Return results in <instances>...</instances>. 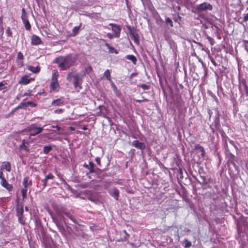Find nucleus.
Instances as JSON below:
<instances>
[{"label": "nucleus", "instance_id": "1", "mask_svg": "<svg viewBox=\"0 0 248 248\" xmlns=\"http://www.w3.org/2000/svg\"><path fill=\"white\" fill-rule=\"evenodd\" d=\"M78 58L75 55H68L60 56L55 59V62L58 63L59 67L62 70H66L77 62Z\"/></svg>", "mask_w": 248, "mask_h": 248}, {"label": "nucleus", "instance_id": "2", "mask_svg": "<svg viewBox=\"0 0 248 248\" xmlns=\"http://www.w3.org/2000/svg\"><path fill=\"white\" fill-rule=\"evenodd\" d=\"M67 79L69 81L73 80V84L76 89L78 87L81 89L80 85L82 80L78 74H73L72 73H69L67 76Z\"/></svg>", "mask_w": 248, "mask_h": 248}, {"label": "nucleus", "instance_id": "3", "mask_svg": "<svg viewBox=\"0 0 248 248\" xmlns=\"http://www.w3.org/2000/svg\"><path fill=\"white\" fill-rule=\"evenodd\" d=\"M26 130L30 133V136H34L41 133L43 130V128L38 126L36 124H33L28 126Z\"/></svg>", "mask_w": 248, "mask_h": 248}, {"label": "nucleus", "instance_id": "4", "mask_svg": "<svg viewBox=\"0 0 248 248\" xmlns=\"http://www.w3.org/2000/svg\"><path fill=\"white\" fill-rule=\"evenodd\" d=\"M212 9V5L205 2L198 5L196 8V10L198 13H201L207 10L211 11Z\"/></svg>", "mask_w": 248, "mask_h": 248}, {"label": "nucleus", "instance_id": "5", "mask_svg": "<svg viewBox=\"0 0 248 248\" xmlns=\"http://www.w3.org/2000/svg\"><path fill=\"white\" fill-rule=\"evenodd\" d=\"M109 25L112 27V30L114 33V36L116 37H119L121 30L120 27L118 25L111 23L109 24Z\"/></svg>", "mask_w": 248, "mask_h": 248}, {"label": "nucleus", "instance_id": "6", "mask_svg": "<svg viewBox=\"0 0 248 248\" xmlns=\"http://www.w3.org/2000/svg\"><path fill=\"white\" fill-rule=\"evenodd\" d=\"M109 193L110 195L114 197L116 200L118 199L119 192V190L115 187H112L109 190Z\"/></svg>", "mask_w": 248, "mask_h": 248}, {"label": "nucleus", "instance_id": "7", "mask_svg": "<svg viewBox=\"0 0 248 248\" xmlns=\"http://www.w3.org/2000/svg\"><path fill=\"white\" fill-rule=\"evenodd\" d=\"M31 43L32 45H38L41 43V40L40 37L36 35H33L31 38Z\"/></svg>", "mask_w": 248, "mask_h": 248}, {"label": "nucleus", "instance_id": "8", "mask_svg": "<svg viewBox=\"0 0 248 248\" xmlns=\"http://www.w3.org/2000/svg\"><path fill=\"white\" fill-rule=\"evenodd\" d=\"M0 184L2 186L7 189L9 191H11L12 189V186L8 184L5 178H2L0 181Z\"/></svg>", "mask_w": 248, "mask_h": 248}, {"label": "nucleus", "instance_id": "9", "mask_svg": "<svg viewBox=\"0 0 248 248\" xmlns=\"http://www.w3.org/2000/svg\"><path fill=\"white\" fill-rule=\"evenodd\" d=\"M132 144L135 147L141 150L144 149L145 147L144 143L142 142H140L138 140L133 141L132 143Z\"/></svg>", "mask_w": 248, "mask_h": 248}, {"label": "nucleus", "instance_id": "10", "mask_svg": "<svg viewBox=\"0 0 248 248\" xmlns=\"http://www.w3.org/2000/svg\"><path fill=\"white\" fill-rule=\"evenodd\" d=\"M59 87V84L57 79L55 77L52 78L51 82V88L52 90H56Z\"/></svg>", "mask_w": 248, "mask_h": 248}, {"label": "nucleus", "instance_id": "11", "mask_svg": "<svg viewBox=\"0 0 248 248\" xmlns=\"http://www.w3.org/2000/svg\"><path fill=\"white\" fill-rule=\"evenodd\" d=\"M194 147L196 150H198L200 153H201V155L203 157L205 155V151L204 148L199 144H196Z\"/></svg>", "mask_w": 248, "mask_h": 248}, {"label": "nucleus", "instance_id": "12", "mask_svg": "<svg viewBox=\"0 0 248 248\" xmlns=\"http://www.w3.org/2000/svg\"><path fill=\"white\" fill-rule=\"evenodd\" d=\"M63 104V101L62 99L61 98H59L56 100H54L52 103L51 105L55 106H59L62 105Z\"/></svg>", "mask_w": 248, "mask_h": 248}, {"label": "nucleus", "instance_id": "13", "mask_svg": "<svg viewBox=\"0 0 248 248\" xmlns=\"http://www.w3.org/2000/svg\"><path fill=\"white\" fill-rule=\"evenodd\" d=\"M28 69L34 73H38L40 70V68L39 66L34 67L31 65L28 66Z\"/></svg>", "mask_w": 248, "mask_h": 248}, {"label": "nucleus", "instance_id": "14", "mask_svg": "<svg viewBox=\"0 0 248 248\" xmlns=\"http://www.w3.org/2000/svg\"><path fill=\"white\" fill-rule=\"evenodd\" d=\"M105 46L107 47V48L108 49V52L110 53H115L118 54V52L117 50H116L113 47L111 46L108 44L106 43Z\"/></svg>", "mask_w": 248, "mask_h": 248}, {"label": "nucleus", "instance_id": "15", "mask_svg": "<svg viewBox=\"0 0 248 248\" xmlns=\"http://www.w3.org/2000/svg\"><path fill=\"white\" fill-rule=\"evenodd\" d=\"M23 183L24 188H27L29 186L31 185V180H30L28 177H25L24 178Z\"/></svg>", "mask_w": 248, "mask_h": 248}, {"label": "nucleus", "instance_id": "16", "mask_svg": "<svg viewBox=\"0 0 248 248\" xmlns=\"http://www.w3.org/2000/svg\"><path fill=\"white\" fill-rule=\"evenodd\" d=\"M125 58L131 61L133 64H135L137 62V58L133 55H128L125 56Z\"/></svg>", "mask_w": 248, "mask_h": 248}, {"label": "nucleus", "instance_id": "17", "mask_svg": "<svg viewBox=\"0 0 248 248\" xmlns=\"http://www.w3.org/2000/svg\"><path fill=\"white\" fill-rule=\"evenodd\" d=\"M104 77L110 82L112 81L111 79L110 71L108 69L106 70L104 73Z\"/></svg>", "mask_w": 248, "mask_h": 248}, {"label": "nucleus", "instance_id": "18", "mask_svg": "<svg viewBox=\"0 0 248 248\" xmlns=\"http://www.w3.org/2000/svg\"><path fill=\"white\" fill-rule=\"evenodd\" d=\"M21 19L22 21L28 20V15L26 12V11L24 8H22V16Z\"/></svg>", "mask_w": 248, "mask_h": 248}, {"label": "nucleus", "instance_id": "19", "mask_svg": "<svg viewBox=\"0 0 248 248\" xmlns=\"http://www.w3.org/2000/svg\"><path fill=\"white\" fill-rule=\"evenodd\" d=\"M26 144H28V143L26 142L25 140H23L22 144L19 146V148L21 150L28 151V147L26 145Z\"/></svg>", "mask_w": 248, "mask_h": 248}, {"label": "nucleus", "instance_id": "20", "mask_svg": "<svg viewBox=\"0 0 248 248\" xmlns=\"http://www.w3.org/2000/svg\"><path fill=\"white\" fill-rule=\"evenodd\" d=\"M4 165L2 166V168L5 169L7 171L10 172L11 171V164L9 162H5L3 163Z\"/></svg>", "mask_w": 248, "mask_h": 248}, {"label": "nucleus", "instance_id": "21", "mask_svg": "<svg viewBox=\"0 0 248 248\" xmlns=\"http://www.w3.org/2000/svg\"><path fill=\"white\" fill-rule=\"evenodd\" d=\"M30 79H29L28 77H24L22 78L20 81L19 82L20 83L26 85L28 84L30 82Z\"/></svg>", "mask_w": 248, "mask_h": 248}, {"label": "nucleus", "instance_id": "22", "mask_svg": "<svg viewBox=\"0 0 248 248\" xmlns=\"http://www.w3.org/2000/svg\"><path fill=\"white\" fill-rule=\"evenodd\" d=\"M89 165H90L89 167L88 166V165H86L85 166L89 170L90 172L92 173V172H94L93 163L90 162L89 163Z\"/></svg>", "mask_w": 248, "mask_h": 248}, {"label": "nucleus", "instance_id": "23", "mask_svg": "<svg viewBox=\"0 0 248 248\" xmlns=\"http://www.w3.org/2000/svg\"><path fill=\"white\" fill-rule=\"evenodd\" d=\"M130 34L131 37L132 38L133 40H134L135 43H136V44H138L139 40L137 37V35L133 32L131 33V32H130Z\"/></svg>", "mask_w": 248, "mask_h": 248}, {"label": "nucleus", "instance_id": "24", "mask_svg": "<svg viewBox=\"0 0 248 248\" xmlns=\"http://www.w3.org/2000/svg\"><path fill=\"white\" fill-rule=\"evenodd\" d=\"M51 150L52 148L50 146H45L44 147L43 152L45 154L47 155Z\"/></svg>", "mask_w": 248, "mask_h": 248}, {"label": "nucleus", "instance_id": "25", "mask_svg": "<svg viewBox=\"0 0 248 248\" xmlns=\"http://www.w3.org/2000/svg\"><path fill=\"white\" fill-rule=\"evenodd\" d=\"M183 243L185 244V248H189L191 246V242L186 239H184Z\"/></svg>", "mask_w": 248, "mask_h": 248}, {"label": "nucleus", "instance_id": "26", "mask_svg": "<svg viewBox=\"0 0 248 248\" xmlns=\"http://www.w3.org/2000/svg\"><path fill=\"white\" fill-rule=\"evenodd\" d=\"M24 24V26H25V29L27 30H30L31 28V25L30 24V22L29 21V20H26V21H23Z\"/></svg>", "mask_w": 248, "mask_h": 248}, {"label": "nucleus", "instance_id": "27", "mask_svg": "<svg viewBox=\"0 0 248 248\" xmlns=\"http://www.w3.org/2000/svg\"><path fill=\"white\" fill-rule=\"evenodd\" d=\"M111 87L113 89V90L114 91V93L117 95L118 93V90L115 86V85L114 84L113 81L110 82Z\"/></svg>", "mask_w": 248, "mask_h": 248}, {"label": "nucleus", "instance_id": "28", "mask_svg": "<svg viewBox=\"0 0 248 248\" xmlns=\"http://www.w3.org/2000/svg\"><path fill=\"white\" fill-rule=\"evenodd\" d=\"M27 106V103H21L18 106L15 108V110H17L19 108H24V107Z\"/></svg>", "mask_w": 248, "mask_h": 248}, {"label": "nucleus", "instance_id": "29", "mask_svg": "<svg viewBox=\"0 0 248 248\" xmlns=\"http://www.w3.org/2000/svg\"><path fill=\"white\" fill-rule=\"evenodd\" d=\"M27 192V188H24L21 190V194L22 196L23 199L25 198L26 197Z\"/></svg>", "mask_w": 248, "mask_h": 248}, {"label": "nucleus", "instance_id": "30", "mask_svg": "<svg viewBox=\"0 0 248 248\" xmlns=\"http://www.w3.org/2000/svg\"><path fill=\"white\" fill-rule=\"evenodd\" d=\"M242 83L245 89L246 94L247 96H248V86L247 85L246 81L243 82Z\"/></svg>", "mask_w": 248, "mask_h": 248}, {"label": "nucleus", "instance_id": "31", "mask_svg": "<svg viewBox=\"0 0 248 248\" xmlns=\"http://www.w3.org/2000/svg\"><path fill=\"white\" fill-rule=\"evenodd\" d=\"M244 17L243 18L242 20L240 22L241 23L243 22H246L248 21V13L246 14H244Z\"/></svg>", "mask_w": 248, "mask_h": 248}, {"label": "nucleus", "instance_id": "32", "mask_svg": "<svg viewBox=\"0 0 248 248\" xmlns=\"http://www.w3.org/2000/svg\"><path fill=\"white\" fill-rule=\"evenodd\" d=\"M79 27L76 26L73 29V32L74 35H76L78 32Z\"/></svg>", "mask_w": 248, "mask_h": 248}, {"label": "nucleus", "instance_id": "33", "mask_svg": "<svg viewBox=\"0 0 248 248\" xmlns=\"http://www.w3.org/2000/svg\"><path fill=\"white\" fill-rule=\"evenodd\" d=\"M166 23L168 24H170L171 27L173 26L172 22L171 20L170 19V18L169 17H167L166 19Z\"/></svg>", "mask_w": 248, "mask_h": 248}, {"label": "nucleus", "instance_id": "34", "mask_svg": "<svg viewBox=\"0 0 248 248\" xmlns=\"http://www.w3.org/2000/svg\"><path fill=\"white\" fill-rule=\"evenodd\" d=\"M59 76V73L58 71L56 70H54L52 72V77L54 78L55 77L56 79H57V78Z\"/></svg>", "mask_w": 248, "mask_h": 248}, {"label": "nucleus", "instance_id": "35", "mask_svg": "<svg viewBox=\"0 0 248 248\" xmlns=\"http://www.w3.org/2000/svg\"><path fill=\"white\" fill-rule=\"evenodd\" d=\"M140 87L144 90H148L149 88V86L146 84H141Z\"/></svg>", "mask_w": 248, "mask_h": 248}, {"label": "nucleus", "instance_id": "36", "mask_svg": "<svg viewBox=\"0 0 248 248\" xmlns=\"http://www.w3.org/2000/svg\"><path fill=\"white\" fill-rule=\"evenodd\" d=\"M6 33L7 34L8 36H12V31H11L10 28L9 27H8L7 29V30L6 31Z\"/></svg>", "mask_w": 248, "mask_h": 248}, {"label": "nucleus", "instance_id": "37", "mask_svg": "<svg viewBox=\"0 0 248 248\" xmlns=\"http://www.w3.org/2000/svg\"><path fill=\"white\" fill-rule=\"evenodd\" d=\"M63 112V109L62 108H59L57 109H56L54 111V112L56 114H61Z\"/></svg>", "mask_w": 248, "mask_h": 248}, {"label": "nucleus", "instance_id": "38", "mask_svg": "<svg viewBox=\"0 0 248 248\" xmlns=\"http://www.w3.org/2000/svg\"><path fill=\"white\" fill-rule=\"evenodd\" d=\"M65 215L66 216L69 218H70L71 220H72L73 221H74V217H73L72 215H71L70 213H65Z\"/></svg>", "mask_w": 248, "mask_h": 248}, {"label": "nucleus", "instance_id": "39", "mask_svg": "<svg viewBox=\"0 0 248 248\" xmlns=\"http://www.w3.org/2000/svg\"><path fill=\"white\" fill-rule=\"evenodd\" d=\"M23 58V55L21 52H19L17 54V59L18 60H22Z\"/></svg>", "mask_w": 248, "mask_h": 248}, {"label": "nucleus", "instance_id": "40", "mask_svg": "<svg viewBox=\"0 0 248 248\" xmlns=\"http://www.w3.org/2000/svg\"><path fill=\"white\" fill-rule=\"evenodd\" d=\"M54 177V176L51 173H49L48 175H47L46 176V178L48 180V179H53Z\"/></svg>", "mask_w": 248, "mask_h": 248}, {"label": "nucleus", "instance_id": "41", "mask_svg": "<svg viewBox=\"0 0 248 248\" xmlns=\"http://www.w3.org/2000/svg\"><path fill=\"white\" fill-rule=\"evenodd\" d=\"M47 180H48V179H47L46 177L45 179H44L42 180V181L43 183L44 187L46 186Z\"/></svg>", "mask_w": 248, "mask_h": 248}, {"label": "nucleus", "instance_id": "42", "mask_svg": "<svg viewBox=\"0 0 248 248\" xmlns=\"http://www.w3.org/2000/svg\"><path fill=\"white\" fill-rule=\"evenodd\" d=\"M23 213V209H21V211L17 213V216H18V215H19L20 217H22Z\"/></svg>", "mask_w": 248, "mask_h": 248}, {"label": "nucleus", "instance_id": "43", "mask_svg": "<svg viewBox=\"0 0 248 248\" xmlns=\"http://www.w3.org/2000/svg\"><path fill=\"white\" fill-rule=\"evenodd\" d=\"M18 220H19V221L22 224H24V222L22 220V217H20L19 215H18Z\"/></svg>", "mask_w": 248, "mask_h": 248}, {"label": "nucleus", "instance_id": "44", "mask_svg": "<svg viewBox=\"0 0 248 248\" xmlns=\"http://www.w3.org/2000/svg\"><path fill=\"white\" fill-rule=\"evenodd\" d=\"M27 103V105L28 106V105H31L32 107H35L36 106V105L31 102H30V101H28Z\"/></svg>", "mask_w": 248, "mask_h": 248}, {"label": "nucleus", "instance_id": "45", "mask_svg": "<svg viewBox=\"0 0 248 248\" xmlns=\"http://www.w3.org/2000/svg\"><path fill=\"white\" fill-rule=\"evenodd\" d=\"M107 36L108 38H109L111 39V38H112L114 36H113L112 34H111V33H108L107 34Z\"/></svg>", "mask_w": 248, "mask_h": 248}, {"label": "nucleus", "instance_id": "46", "mask_svg": "<svg viewBox=\"0 0 248 248\" xmlns=\"http://www.w3.org/2000/svg\"><path fill=\"white\" fill-rule=\"evenodd\" d=\"M95 161H96V162H97V163L99 165H100V158H99L98 157H96V158H95Z\"/></svg>", "mask_w": 248, "mask_h": 248}, {"label": "nucleus", "instance_id": "47", "mask_svg": "<svg viewBox=\"0 0 248 248\" xmlns=\"http://www.w3.org/2000/svg\"><path fill=\"white\" fill-rule=\"evenodd\" d=\"M2 175H3V172H2V170H1L0 169V180H2V178H4L2 176Z\"/></svg>", "mask_w": 248, "mask_h": 248}, {"label": "nucleus", "instance_id": "48", "mask_svg": "<svg viewBox=\"0 0 248 248\" xmlns=\"http://www.w3.org/2000/svg\"><path fill=\"white\" fill-rule=\"evenodd\" d=\"M3 27L0 28V33L2 34L3 33Z\"/></svg>", "mask_w": 248, "mask_h": 248}, {"label": "nucleus", "instance_id": "49", "mask_svg": "<svg viewBox=\"0 0 248 248\" xmlns=\"http://www.w3.org/2000/svg\"><path fill=\"white\" fill-rule=\"evenodd\" d=\"M3 86V84H2V83L0 82V89H2V88L1 87Z\"/></svg>", "mask_w": 248, "mask_h": 248}, {"label": "nucleus", "instance_id": "50", "mask_svg": "<svg viewBox=\"0 0 248 248\" xmlns=\"http://www.w3.org/2000/svg\"><path fill=\"white\" fill-rule=\"evenodd\" d=\"M16 110H15V108L14 109H13L12 110V111H11V113L12 114H13V113H14Z\"/></svg>", "mask_w": 248, "mask_h": 248}, {"label": "nucleus", "instance_id": "51", "mask_svg": "<svg viewBox=\"0 0 248 248\" xmlns=\"http://www.w3.org/2000/svg\"><path fill=\"white\" fill-rule=\"evenodd\" d=\"M56 127L57 128L58 130H59L61 129L60 127L58 125H57Z\"/></svg>", "mask_w": 248, "mask_h": 248}, {"label": "nucleus", "instance_id": "52", "mask_svg": "<svg viewBox=\"0 0 248 248\" xmlns=\"http://www.w3.org/2000/svg\"><path fill=\"white\" fill-rule=\"evenodd\" d=\"M2 23V17H0V24Z\"/></svg>", "mask_w": 248, "mask_h": 248}, {"label": "nucleus", "instance_id": "53", "mask_svg": "<svg viewBox=\"0 0 248 248\" xmlns=\"http://www.w3.org/2000/svg\"><path fill=\"white\" fill-rule=\"evenodd\" d=\"M88 70H92V67L90 66V67H89L88 68Z\"/></svg>", "mask_w": 248, "mask_h": 248}, {"label": "nucleus", "instance_id": "54", "mask_svg": "<svg viewBox=\"0 0 248 248\" xmlns=\"http://www.w3.org/2000/svg\"><path fill=\"white\" fill-rule=\"evenodd\" d=\"M82 129L85 130L87 129V128L86 127H84Z\"/></svg>", "mask_w": 248, "mask_h": 248}, {"label": "nucleus", "instance_id": "55", "mask_svg": "<svg viewBox=\"0 0 248 248\" xmlns=\"http://www.w3.org/2000/svg\"><path fill=\"white\" fill-rule=\"evenodd\" d=\"M25 210H26V211H28V207H25Z\"/></svg>", "mask_w": 248, "mask_h": 248}, {"label": "nucleus", "instance_id": "56", "mask_svg": "<svg viewBox=\"0 0 248 248\" xmlns=\"http://www.w3.org/2000/svg\"><path fill=\"white\" fill-rule=\"evenodd\" d=\"M70 129L73 130H74V128H73V127H70Z\"/></svg>", "mask_w": 248, "mask_h": 248}, {"label": "nucleus", "instance_id": "57", "mask_svg": "<svg viewBox=\"0 0 248 248\" xmlns=\"http://www.w3.org/2000/svg\"><path fill=\"white\" fill-rule=\"evenodd\" d=\"M51 127H52V128H54V127H56V126H51Z\"/></svg>", "mask_w": 248, "mask_h": 248}, {"label": "nucleus", "instance_id": "58", "mask_svg": "<svg viewBox=\"0 0 248 248\" xmlns=\"http://www.w3.org/2000/svg\"><path fill=\"white\" fill-rule=\"evenodd\" d=\"M137 101L139 102H140L141 101L140 100H138Z\"/></svg>", "mask_w": 248, "mask_h": 248}, {"label": "nucleus", "instance_id": "59", "mask_svg": "<svg viewBox=\"0 0 248 248\" xmlns=\"http://www.w3.org/2000/svg\"><path fill=\"white\" fill-rule=\"evenodd\" d=\"M247 10H248V7L247 8Z\"/></svg>", "mask_w": 248, "mask_h": 248}, {"label": "nucleus", "instance_id": "60", "mask_svg": "<svg viewBox=\"0 0 248 248\" xmlns=\"http://www.w3.org/2000/svg\"><path fill=\"white\" fill-rule=\"evenodd\" d=\"M247 43H248V41H247Z\"/></svg>", "mask_w": 248, "mask_h": 248}]
</instances>
